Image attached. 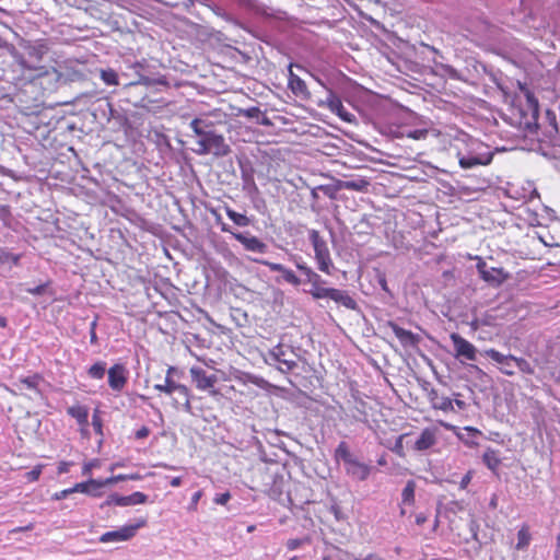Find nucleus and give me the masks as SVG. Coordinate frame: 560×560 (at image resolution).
<instances>
[{"label": "nucleus", "mask_w": 560, "mask_h": 560, "mask_svg": "<svg viewBox=\"0 0 560 560\" xmlns=\"http://www.w3.org/2000/svg\"><path fill=\"white\" fill-rule=\"evenodd\" d=\"M101 79L107 85H117L118 84V75L113 69L102 70Z\"/></svg>", "instance_id": "34"}, {"label": "nucleus", "mask_w": 560, "mask_h": 560, "mask_svg": "<svg viewBox=\"0 0 560 560\" xmlns=\"http://www.w3.org/2000/svg\"><path fill=\"white\" fill-rule=\"evenodd\" d=\"M482 460L485 465L492 471H494L501 463L499 453L494 450H487L482 456Z\"/></svg>", "instance_id": "21"}, {"label": "nucleus", "mask_w": 560, "mask_h": 560, "mask_svg": "<svg viewBox=\"0 0 560 560\" xmlns=\"http://www.w3.org/2000/svg\"><path fill=\"white\" fill-rule=\"evenodd\" d=\"M33 528H34V525L33 524H28L26 526H21V527L13 528L11 530V533L27 532V530H32Z\"/></svg>", "instance_id": "54"}, {"label": "nucleus", "mask_w": 560, "mask_h": 560, "mask_svg": "<svg viewBox=\"0 0 560 560\" xmlns=\"http://www.w3.org/2000/svg\"><path fill=\"white\" fill-rule=\"evenodd\" d=\"M201 498V491H197L191 497L190 509H196L198 501Z\"/></svg>", "instance_id": "51"}, {"label": "nucleus", "mask_w": 560, "mask_h": 560, "mask_svg": "<svg viewBox=\"0 0 560 560\" xmlns=\"http://www.w3.org/2000/svg\"><path fill=\"white\" fill-rule=\"evenodd\" d=\"M122 480H128V476L127 475H118V476H114V477L107 478L105 480H101L102 481V488L105 487V486L114 485V483H116L118 481H122Z\"/></svg>", "instance_id": "41"}, {"label": "nucleus", "mask_w": 560, "mask_h": 560, "mask_svg": "<svg viewBox=\"0 0 560 560\" xmlns=\"http://www.w3.org/2000/svg\"><path fill=\"white\" fill-rule=\"evenodd\" d=\"M492 156L489 155L485 161L478 156H463L459 159V165L463 168H472L476 165H487L491 162Z\"/></svg>", "instance_id": "23"}, {"label": "nucleus", "mask_w": 560, "mask_h": 560, "mask_svg": "<svg viewBox=\"0 0 560 560\" xmlns=\"http://www.w3.org/2000/svg\"><path fill=\"white\" fill-rule=\"evenodd\" d=\"M472 478V472L468 471L460 480L459 487L460 489H466V487L469 485Z\"/></svg>", "instance_id": "49"}, {"label": "nucleus", "mask_w": 560, "mask_h": 560, "mask_svg": "<svg viewBox=\"0 0 560 560\" xmlns=\"http://www.w3.org/2000/svg\"><path fill=\"white\" fill-rule=\"evenodd\" d=\"M435 442L434 433L427 429L424 430L420 438L416 442V448L419 451H424L431 447Z\"/></svg>", "instance_id": "20"}, {"label": "nucleus", "mask_w": 560, "mask_h": 560, "mask_svg": "<svg viewBox=\"0 0 560 560\" xmlns=\"http://www.w3.org/2000/svg\"><path fill=\"white\" fill-rule=\"evenodd\" d=\"M45 50L43 46H30L27 48V56L32 60L39 61L43 58Z\"/></svg>", "instance_id": "38"}, {"label": "nucleus", "mask_w": 560, "mask_h": 560, "mask_svg": "<svg viewBox=\"0 0 560 560\" xmlns=\"http://www.w3.org/2000/svg\"><path fill=\"white\" fill-rule=\"evenodd\" d=\"M140 525H127L118 529L104 533L100 540L104 544L126 541L136 535Z\"/></svg>", "instance_id": "7"}, {"label": "nucleus", "mask_w": 560, "mask_h": 560, "mask_svg": "<svg viewBox=\"0 0 560 560\" xmlns=\"http://www.w3.org/2000/svg\"><path fill=\"white\" fill-rule=\"evenodd\" d=\"M448 407H450L451 409H453V408H454V407H453V402H452V400H446V401H444V402L442 404V406H441V408H442V409H446V408H448Z\"/></svg>", "instance_id": "62"}, {"label": "nucleus", "mask_w": 560, "mask_h": 560, "mask_svg": "<svg viewBox=\"0 0 560 560\" xmlns=\"http://www.w3.org/2000/svg\"><path fill=\"white\" fill-rule=\"evenodd\" d=\"M195 136L198 137L195 153L198 155L212 154L217 158L226 156L231 152L223 135L213 129V124L202 118H195L189 124Z\"/></svg>", "instance_id": "1"}, {"label": "nucleus", "mask_w": 560, "mask_h": 560, "mask_svg": "<svg viewBox=\"0 0 560 560\" xmlns=\"http://www.w3.org/2000/svg\"><path fill=\"white\" fill-rule=\"evenodd\" d=\"M171 486L172 487H179L182 485V478L180 477H174L171 479Z\"/></svg>", "instance_id": "58"}, {"label": "nucleus", "mask_w": 560, "mask_h": 560, "mask_svg": "<svg viewBox=\"0 0 560 560\" xmlns=\"http://www.w3.org/2000/svg\"><path fill=\"white\" fill-rule=\"evenodd\" d=\"M477 269L480 277L493 287L502 284L509 278L503 268L488 267L485 261H479Z\"/></svg>", "instance_id": "5"}, {"label": "nucleus", "mask_w": 560, "mask_h": 560, "mask_svg": "<svg viewBox=\"0 0 560 560\" xmlns=\"http://www.w3.org/2000/svg\"><path fill=\"white\" fill-rule=\"evenodd\" d=\"M177 374L178 370L174 366H170L166 371L164 383L154 384V389L170 396L175 392V387L179 386V384L174 381V376Z\"/></svg>", "instance_id": "15"}, {"label": "nucleus", "mask_w": 560, "mask_h": 560, "mask_svg": "<svg viewBox=\"0 0 560 560\" xmlns=\"http://www.w3.org/2000/svg\"><path fill=\"white\" fill-rule=\"evenodd\" d=\"M530 542V534L526 527H522L517 533V544L516 549L523 550Z\"/></svg>", "instance_id": "31"}, {"label": "nucleus", "mask_w": 560, "mask_h": 560, "mask_svg": "<svg viewBox=\"0 0 560 560\" xmlns=\"http://www.w3.org/2000/svg\"><path fill=\"white\" fill-rule=\"evenodd\" d=\"M19 66L22 69V73L24 78L34 80L50 73V70L44 66H37L32 62V60L26 59L25 57H21L18 60Z\"/></svg>", "instance_id": "9"}, {"label": "nucleus", "mask_w": 560, "mask_h": 560, "mask_svg": "<svg viewBox=\"0 0 560 560\" xmlns=\"http://www.w3.org/2000/svg\"><path fill=\"white\" fill-rule=\"evenodd\" d=\"M231 499V495L229 492H224V493H221V494H218L215 498H214V503L217 504H220V505H224L229 502V500Z\"/></svg>", "instance_id": "45"}, {"label": "nucleus", "mask_w": 560, "mask_h": 560, "mask_svg": "<svg viewBox=\"0 0 560 560\" xmlns=\"http://www.w3.org/2000/svg\"><path fill=\"white\" fill-rule=\"evenodd\" d=\"M20 255H14L12 253L0 249V268H10L12 265H18Z\"/></svg>", "instance_id": "27"}, {"label": "nucleus", "mask_w": 560, "mask_h": 560, "mask_svg": "<svg viewBox=\"0 0 560 560\" xmlns=\"http://www.w3.org/2000/svg\"><path fill=\"white\" fill-rule=\"evenodd\" d=\"M226 215L238 226H248L250 224V219L248 217L230 208H226Z\"/></svg>", "instance_id": "28"}, {"label": "nucleus", "mask_w": 560, "mask_h": 560, "mask_svg": "<svg viewBox=\"0 0 560 560\" xmlns=\"http://www.w3.org/2000/svg\"><path fill=\"white\" fill-rule=\"evenodd\" d=\"M189 373L191 382L199 390L207 392L209 394H217L214 386L218 383V376L215 373H209L200 366L190 368Z\"/></svg>", "instance_id": "4"}, {"label": "nucleus", "mask_w": 560, "mask_h": 560, "mask_svg": "<svg viewBox=\"0 0 560 560\" xmlns=\"http://www.w3.org/2000/svg\"><path fill=\"white\" fill-rule=\"evenodd\" d=\"M257 122L262 125V126H270L271 125L270 119L266 115H264L262 113H261L260 118L257 120Z\"/></svg>", "instance_id": "57"}, {"label": "nucleus", "mask_w": 560, "mask_h": 560, "mask_svg": "<svg viewBox=\"0 0 560 560\" xmlns=\"http://www.w3.org/2000/svg\"><path fill=\"white\" fill-rule=\"evenodd\" d=\"M415 490H416V482L413 480H408L402 490V493H401L402 503H405V504L413 503Z\"/></svg>", "instance_id": "29"}, {"label": "nucleus", "mask_w": 560, "mask_h": 560, "mask_svg": "<svg viewBox=\"0 0 560 560\" xmlns=\"http://www.w3.org/2000/svg\"><path fill=\"white\" fill-rule=\"evenodd\" d=\"M389 327L404 347H416L419 342V336L415 335L412 331L404 329L392 322L389 323Z\"/></svg>", "instance_id": "13"}, {"label": "nucleus", "mask_w": 560, "mask_h": 560, "mask_svg": "<svg viewBox=\"0 0 560 560\" xmlns=\"http://www.w3.org/2000/svg\"><path fill=\"white\" fill-rule=\"evenodd\" d=\"M335 457L338 462H342L343 466L355 458L349 451L347 443L341 442L335 451Z\"/></svg>", "instance_id": "25"}, {"label": "nucleus", "mask_w": 560, "mask_h": 560, "mask_svg": "<svg viewBox=\"0 0 560 560\" xmlns=\"http://www.w3.org/2000/svg\"><path fill=\"white\" fill-rule=\"evenodd\" d=\"M515 365L522 371V372H525V373H532V369H530V365L529 363L524 360V359H521V358H515Z\"/></svg>", "instance_id": "43"}, {"label": "nucleus", "mask_w": 560, "mask_h": 560, "mask_svg": "<svg viewBox=\"0 0 560 560\" xmlns=\"http://www.w3.org/2000/svg\"><path fill=\"white\" fill-rule=\"evenodd\" d=\"M93 423V427L95 429L96 432H101L102 430V422H98V421H95V422H92Z\"/></svg>", "instance_id": "63"}, {"label": "nucleus", "mask_w": 560, "mask_h": 560, "mask_svg": "<svg viewBox=\"0 0 560 560\" xmlns=\"http://www.w3.org/2000/svg\"><path fill=\"white\" fill-rule=\"evenodd\" d=\"M336 114H337L341 119H343L345 121H349V122H351V121H352V117H353V115L349 114L345 108H343V110L337 112Z\"/></svg>", "instance_id": "50"}, {"label": "nucleus", "mask_w": 560, "mask_h": 560, "mask_svg": "<svg viewBox=\"0 0 560 560\" xmlns=\"http://www.w3.org/2000/svg\"><path fill=\"white\" fill-rule=\"evenodd\" d=\"M521 91L524 93V96L526 97L528 108L533 110L534 113L538 112V101L535 97V95L524 85H521Z\"/></svg>", "instance_id": "33"}, {"label": "nucleus", "mask_w": 560, "mask_h": 560, "mask_svg": "<svg viewBox=\"0 0 560 560\" xmlns=\"http://www.w3.org/2000/svg\"><path fill=\"white\" fill-rule=\"evenodd\" d=\"M345 469L349 476L358 480H365L371 472V467L359 462L357 458L346 464Z\"/></svg>", "instance_id": "11"}, {"label": "nucleus", "mask_w": 560, "mask_h": 560, "mask_svg": "<svg viewBox=\"0 0 560 560\" xmlns=\"http://www.w3.org/2000/svg\"><path fill=\"white\" fill-rule=\"evenodd\" d=\"M425 135H427L425 130H415V131H411L408 135V137L413 138V139H420V138L425 137Z\"/></svg>", "instance_id": "52"}, {"label": "nucleus", "mask_w": 560, "mask_h": 560, "mask_svg": "<svg viewBox=\"0 0 560 560\" xmlns=\"http://www.w3.org/2000/svg\"><path fill=\"white\" fill-rule=\"evenodd\" d=\"M90 487H94V489H102V481L90 479L85 482L77 483L73 488L67 489V492L86 493V491H90Z\"/></svg>", "instance_id": "24"}, {"label": "nucleus", "mask_w": 560, "mask_h": 560, "mask_svg": "<svg viewBox=\"0 0 560 560\" xmlns=\"http://www.w3.org/2000/svg\"><path fill=\"white\" fill-rule=\"evenodd\" d=\"M329 299L349 310H355L358 307L357 302L343 290L332 288Z\"/></svg>", "instance_id": "18"}, {"label": "nucleus", "mask_w": 560, "mask_h": 560, "mask_svg": "<svg viewBox=\"0 0 560 560\" xmlns=\"http://www.w3.org/2000/svg\"><path fill=\"white\" fill-rule=\"evenodd\" d=\"M450 338L453 342L456 358H464L470 361L477 359V349L471 342L456 332L451 334Z\"/></svg>", "instance_id": "6"}, {"label": "nucleus", "mask_w": 560, "mask_h": 560, "mask_svg": "<svg viewBox=\"0 0 560 560\" xmlns=\"http://www.w3.org/2000/svg\"><path fill=\"white\" fill-rule=\"evenodd\" d=\"M68 466H69V464H68V463H61V464H60V466H59V468H58L59 474H65V472H67V471H68Z\"/></svg>", "instance_id": "59"}, {"label": "nucleus", "mask_w": 560, "mask_h": 560, "mask_svg": "<svg viewBox=\"0 0 560 560\" xmlns=\"http://www.w3.org/2000/svg\"><path fill=\"white\" fill-rule=\"evenodd\" d=\"M261 110L259 107H249L240 110V115L246 118L258 120L261 116Z\"/></svg>", "instance_id": "39"}, {"label": "nucleus", "mask_w": 560, "mask_h": 560, "mask_svg": "<svg viewBox=\"0 0 560 560\" xmlns=\"http://www.w3.org/2000/svg\"><path fill=\"white\" fill-rule=\"evenodd\" d=\"M307 279L312 283V287L319 285L320 277L316 272L308 271Z\"/></svg>", "instance_id": "47"}, {"label": "nucleus", "mask_w": 560, "mask_h": 560, "mask_svg": "<svg viewBox=\"0 0 560 560\" xmlns=\"http://www.w3.org/2000/svg\"><path fill=\"white\" fill-rule=\"evenodd\" d=\"M148 497L142 492H133L130 495H114L112 502L118 506L138 505L147 502Z\"/></svg>", "instance_id": "16"}, {"label": "nucleus", "mask_w": 560, "mask_h": 560, "mask_svg": "<svg viewBox=\"0 0 560 560\" xmlns=\"http://www.w3.org/2000/svg\"><path fill=\"white\" fill-rule=\"evenodd\" d=\"M377 281H378V284L381 285L382 290H384L385 292H389L388 287H387V281H386V278L384 275H380Z\"/></svg>", "instance_id": "53"}, {"label": "nucleus", "mask_w": 560, "mask_h": 560, "mask_svg": "<svg viewBox=\"0 0 560 560\" xmlns=\"http://www.w3.org/2000/svg\"><path fill=\"white\" fill-rule=\"evenodd\" d=\"M310 241L314 247L315 259L317 260L318 269L325 273H330L332 261L326 241L316 230L310 231Z\"/></svg>", "instance_id": "3"}, {"label": "nucleus", "mask_w": 560, "mask_h": 560, "mask_svg": "<svg viewBox=\"0 0 560 560\" xmlns=\"http://www.w3.org/2000/svg\"><path fill=\"white\" fill-rule=\"evenodd\" d=\"M310 542V538L305 537V538H294V539H289L287 541V548L289 550H295L298 548H300L301 546H303L304 544H307Z\"/></svg>", "instance_id": "40"}, {"label": "nucleus", "mask_w": 560, "mask_h": 560, "mask_svg": "<svg viewBox=\"0 0 560 560\" xmlns=\"http://www.w3.org/2000/svg\"><path fill=\"white\" fill-rule=\"evenodd\" d=\"M332 288H325L322 285H315L311 289L310 293L314 299H329Z\"/></svg>", "instance_id": "35"}, {"label": "nucleus", "mask_w": 560, "mask_h": 560, "mask_svg": "<svg viewBox=\"0 0 560 560\" xmlns=\"http://www.w3.org/2000/svg\"><path fill=\"white\" fill-rule=\"evenodd\" d=\"M97 466H98V462H97V460L89 462V463L84 464V466H83V470H82V474H83V475H90V474H91V470H92L94 467H97Z\"/></svg>", "instance_id": "48"}, {"label": "nucleus", "mask_w": 560, "mask_h": 560, "mask_svg": "<svg viewBox=\"0 0 560 560\" xmlns=\"http://www.w3.org/2000/svg\"><path fill=\"white\" fill-rule=\"evenodd\" d=\"M514 364H515V360H506L505 362H503V364H501L502 373H504L506 375H513L514 374V370H513Z\"/></svg>", "instance_id": "44"}, {"label": "nucleus", "mask_w": 560, "mask_h": 560, "mask_svg": "<svg viewBox=\"0 0 560 560\" xmlns=\"http://www.w3.org/2000/svg\"><path fill=\"white\" fill-rule=\"evenodd\" d=\"M148 434H149V430L145 427H143L136 432V438L143 439V438L148 436Z\"/></svg>", "instance_id": "55"}, {"label": "nucleus", "mask_w": 560, "mask_h": 560, "mask_svg": "<svg viewBox=\"0 0 560 560\" xmlns=\"http://www.w3.org/2000/svg\"><path fill=\"white\" fill-rule=\"evenodd\" d=\"M362 560H383L380 556L370 553L366 557H364Z\"/></svg>", "instance_id": "60"}, {"label": "nucleus", "mask_w": 560, "mask_h": 560, "mask_svg": "<svg viewBox=\"0 0 560 560\" xmlns=\"http://www.w3.org/2000/svg\"><path fill=\"white\" fill-rule=\"evenodd\" d=\"M232 236L248 252L259 254L267 252L268 246L256 236H253L248 233H232Z\"/></svg>", "instance_id": "8"}, {"label": "nucleus", "mask_w": 560, "mask_h": 560, "mask_svg": "<svg viewBox=\"0 0 560 560\" xmlns=\"http://www.w3.org/2000/svg\"><path fill=\"white\" fill-rule=\"evenodd\" d=\"M325 104L332 113L343 110V105L340 98L331 91H329Z\"/></svg>", "instance_id": "30"}, {"label": "nucleus", "mask_w": 560, "mask_h": 560, "mask_svg": "<svg viewBox=\"0 0 560 560\" xmlns=\"http://www.w3.org/2000/svg\"><path fill=\"white\" fill-rule=\"evenodd\" d=\"M481 435V432L471 427H465L457 433V436L466 444H477V438Z\"/></svg>", "instance_id": "19"}, {"label": "nucleus", "mask_w": 560, "mask_h": 560, "mask_svg": "<svg viewBox=\"0 0 560 560\" xmlns=\"http://www.w3.org/2000/svg\"><path fill=\"white\" fill-rule=\"evenodd\" d=\"M42 468H43V465H38V466L34 467L32 470H30L28 472H26L27 480L28 481L37 480L42 474Z\"/></svg>", "instance_id": "42"}, {"label": "nucleus", "mask_w": 560, "mask_h": 560, "mask_svg": "<svg viewBox=\"0 0 560 560\" xmlns=\"http://www.w3.org/2000/svg\"><path fill=\"white\" fill-rule=\"evenodd\" d=\"M292 67L293 65L289 66V88L294 95L305 97L308 95L306 83L299 75L293 73Z\"/></svg>", "instance_id": "17"}, {"label": "nucleus", "mask_w": 560, "mask_h": 560, "mask_svg": "<svg viewBox=\"0 0 560 560\" xmlns=\"http://www.w3.org/2000/svg\"><path fill=\"white\" fill-rule=\"evenodd\" d=\"M221 230H222L223 232H228V233H231V234H232V233H234V232L230 229V226H229L228 224H225V223H223V224H222Z\"/></svg>", "instance_id": "64"}, {"label": "nucleus", "mask_w": 560, "mask_h": 560, "mask_svg": "<svg viewBox=\"0 0 560 560\" xmlns=\"http://www.w3.org/2000/svg\"><path fill=\"white\" fill-rule=\"evenodd\" d=\"M301 355L299 349L287 343L282 337L278 345L268 350L265 362L276 366L282 373L294 371L299 366Z\"/></svg>", "instance_id": "2"}, {"label": "nucleus", "mask_w": 560, "mask_h": 560, "mask_svg": "<svg viewBox=\"0 0 560 560\" xmlns=\"http://www.w3.org/2000/svg\"><path fill=\"white\" fill-rule=\"evenodd\" d=\"M38 380L39 378L37 376L21 378L14 384L15 389L20 394L27 395L31 398L33 396H38Z\"/></svg>", "instance_id": "12"}, {"label": "nucleus", "mask_w": 560, "mask_h": 560, "mask_svg": "<svg viewBox=\"0 0 560 560\" xmlns=\"http://www.w3.org/2000/svg\"><path fill=\"white\" fill-rule=\"evenodd\" d=\"M46 284H39L34 288L26 289V292L33 295H42L45 292Z\"/></svg>", "instance_id": "46"}, {"label": "nucleus", "mask_w": 560, "mask_h": 560, "mask_svg": "<svg viewBox=\"0 0 560 560\" xmlns=\"http://www.w3.org/2000/svg\"><path fill=\"white\" fill-rule=\"evenodd\" d=\"M370 183L364 178H357L351 180H345L341 183V187L354 191H365Z\"/></svg>", "instance_id": "22"}, {"label": "nucleus", "mask_w": 560, "mask_h": 560, "mask_svg": "<svg viewBox=\"0 0 560 560\" xmlns=\"http://www.w3.org/2000/svg\"><path fill=\"white\" fill-rule=\"evenodd\" d=\"M255 261L267 266L271 271L280 272L282 275V278L290 284L299 285L301 282L300 279L295 276V273L292 270L285 268L281 264L271 262L268 260H257V259H255Z\"/></svg>", "instance_id": "14"}, {"label": "nucleus", "mask_w": 560, "mask_h": 560, "mask_svg": "<svg viewBox=\"0 0 560 560\" xmlns=\"http://www.w3.org/2000/svg\"><path fill=\"white\" fill-rule=\"evenodd\" d=\"M127 383V370L122 364H115L108 370V385L113 390H121Z\"/></svg>", "instance_id": "10"}, {"label": "nucleus", "mask_w": 560, "mask_h": 560, "mask_svg": "<svg viewBox=\"0 0 560 560\" xmlns=\"http://www.w3.org/2000/svg\"><path fill=\"white\" fill-rule=\"evenodd\" d=\"M298 269H300L306 277L308 276V271H313L310 267H307L305 264L296 262Z\"/></svg>", "instance_id": "56"}, {"label": "nucleus", "mask_w": 560, "mask_h": 560, "mask_svg": "<svg viewBox=\"0 0 560 560\" xmlns=\"http://www.w3.org/2000/svg\"><path fill=\"white\" fill-rule=\"evenodd\" d=\"M170 396L179 406L188 405V388L185 385L179 384L178 387H175V392L172 393Z\"/></svg>", "instance_id": "26"}, {"label": "nucleus", "mask_w": 560, "mask_h": 560, "mask_svg": "<svg viewBox=\"0 0 560 560\" xmlns=\"http://www.w3.org/2000/svg\"><path fill=\"white\" fill-rule=\"evenodd\" d=\"M425 520H427V517H425L423 514H419V515H417V517H416V522H417V524H419V525L423 524V523L425 522Z\"/></svg>", "instance_id": "61"}, {"label": "nucleus", "mask_w": 560, "mask_h": 560, "mask_svg": "<svg viewBox=\"0 0 560 560\" xmlns=\"http://www.w3.org/2000/svg\"><path fill=\"white\" fill-rule=\"evenodd\" d=\"M105 372H106V363L105 362H97L95 364H93L90 369H89V375L92 377V378H95V380H101L104 377L105 375Z\"/></svg>", "instance_id": "32"}, {"label": "nucleus", "mask_w": 560, "mask_h": 560, "mask_svg": "<svg viewBox=\"0 0 560 560\" xmlns=\"http://www.w3.org/2000/svg\"><path fill=\"white\" fill-rule=\"evenodd\" d=\"M69 413L71 417L77 418L78 420H86L88 418V409L83 406H74L69 409Z\"/></svg>", "instance_id": "37"}, {"label": "nucleus", "mask_w": 560, "mask_h": 560, "mask_svg": "<svg viewBox=\"0 0 560 560\" xmlns=\"http://www.w3.org/2000/svg\"><path fill=\"white\" fill-rule=\"evenodd\" d=\"M486 354L499 364H503V362H505L506 360H515V357L511 354L504 355L494 349L487 350Z\"/></svg>", "instance_id": "36"}]
</instances>
